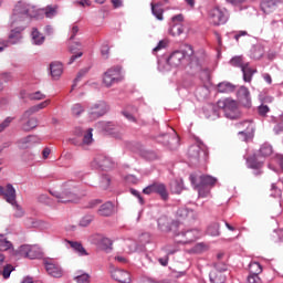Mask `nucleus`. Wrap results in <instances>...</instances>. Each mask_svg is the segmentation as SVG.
<instances>
[{"label":"nucleus","instance_id":"f257e3e1","mask_svg":"<svg viewBox=\"0 0 283 283\" xmlns=\"http://www.w3.org/2000/svg\"><path fill=\"white\" fill-rule=\"evenodd\" d=\"M36 17V9L27 2H18L13 9V13L10 19V25L12 28L9 34V43L15 45L23 36L21 32L28 28L30 19Z\"/></svg>","mask_w":283,"mask_h":283},{"label":"nucleus","instance_id":"f03ea898","mask_svg":"<svg viewBox=\"0 0 283 283\" xmlns=\"http://www.w3.org/2000/svg\"><path fill=\"white\" fill-rule=\"evenodd\" d=\"M186 59L190 60L191 65H202V61H205L203 53H196L193 54V48L186 46L185 51H175L170 54L167 59L168 65L171 67H178L182 65Z\"/></svg>","mask_w":283,"mask_h":283},{"label":"nucleus","instance_id":"7ed1b4c3","mask_svg":"<svg viewBox=\"0 0 283 283\" xmlns=\"http://www.w3.org/2000/svg\"><path fill=\"white\" fill-rule=\"evenodd\" d=\"M51 196L56 198L57 202H76L78 200V192H76V188L71 184H64L61 190H50Z\"/></svg>","mask_w":283,"mask_h":283},{"label":"nucleus","instance_id":"20e7f679","mask_svg":"<svg viewBox=\"0 0 283 283\" xmlns=\"http://www.w3.org/2000/svg\"><path fill=\"white\" fill-rule=\"evenodd\" d=\"M217 107L222 109L226 118H230V120H238L242 116L240 112V107L238 106V102L231 98L219 99L217 102Z\"/></svg>","mask_w":283,"mask_h":283},{"label":"nucleus","instance_id":"39448f33","mask_svg":"<svg viewBox=\"0 0 283 283\" xmlns=\"http://www.w3.org/2000/svg\"><path fill=\"white\" fill-rule=\"evenodd\" d=\"M188 156L191 163H205L209 156V151L207 150V146L202 143L195 144L190 146L188 150Z\"/></svg>","mask_w":283,"mask_h":283},{"label":"nucleus","instance_id":"423d86ee","mask_svg":"<svg viewBox=\"0 0 283 283\" xmlns=\"http://www.w3.org/2000/svg\"><path fill=\"white\" fill-rule=\"evenodd\" d=\"M120 66H115L105 72L103 83L105 87H112L115 83H120Z\"/></svg>","mask_w":283,"mask_h":283},{"label":"nucleus","instance_id":"0eeeda50","mask_svg":"<svg viewBox=\"0 0 283 283\" xmlns=\"http://www.w3.org/2000/svg\"><path fill=\"white\" fill-rule=\"evenodd\" d=\"M108 111L109 106H107V103L104 101L97 102L90 107L88 118L90 120H96L97 118H101V116H105Z\"/></svg>","mask_w":283,"mask_h":283},{"label":"nucleus","instance_id":"6e6552de","mask_svg":"<svg viewBox=\"0 0 283 283\" xmlns=\"http://www.w3.org/2000/svg\"><path fill=\"white\" fill-rule=\"evenodd\" d=\"M92 167H95V169H103L104 171H107L108 169H114V167H116V163H114V159H112L111 157H107L105 155H98L93 160Z\"/></svg>","mask_w":283,"mask_h":283},{"label":"nucleus","instance_id":"1a4fd4ad","mask_svg":"<svg viewBox=\"0 0 283 283\" xmlns=\"http://www.w3.org/2000/svg\"><path fill=\"white\" fill-rule=\"evenodd\" d=\"M143 193L146 196H149L151 193H158L163 200H168L169 192H167V187L164 186V184H151L148 187L143 189Z\"/></svg>","mask_w":283,"mask_h":283},{"label":"nucleus","instance_id":"9d476101","mask_svg":"<svg viewBox=\"0 0 283 283\" xmlns=\"http://www.w3.org/2000/svg\"><path fill=\"white\" fill-rule=\"evenodd\" d=\"M209 21L212 25H224V23L228 21L227 11L220 8L210 10Z\"/></svg>","mask_w":283,"mask_h":283},{"label":"nucleus","instance_id":"9b49d317","mask_svg":"<svg viewBox=\"0 0 283 283\" xmlns=\"http://www.w3.org/2000/svg\"><path fill=\"white\" fill-rule=\"evenodd\" d=\"M21 253L29 258V260H36L43 255V252L39 245H22Z\"/></svg>","mask_w":283,"mask_h":283},{"label":"nucleus","instance_id":"f8f14e48","mask_svg":"<svg viewBox=\"0 0 283 283\" xmlns=\"http://www.w3.org/2000/svg\"><path fill=\"white\" fill-rule=\"evenodd\" d=\"M177 240L180 244H189V242H193V240H198L200 238V230L193 229V230H187L186 232H181L177 234V238H180Z\"/></svg>","mask_w":283,"mask_h":283},{"label":"nucleus","instance_id":"ddd939ff","mask_svg":"<svg viewBox=\"0 0 283 283\" xmlns=\"http://www.w3.org/2000/svg\"><path fill=\"white\" fill-rule=\"evenodd\" d=\"M237 98L243 107H251V92L247 86H240L237 92Z\"/></svg>","mask_w":283,"mask_h":283},{"label":"nucleus","instance_id":"4468645a","mask_svg":"<svg viewBox=\"0 0 283 283\" xmlns=\"http://www.w3.org/2000/svg\"><path fill=\"white\" fill-rule=\"evenodd\" d=\"M0 196H4V200H7L9 205H15L17 190L12 185H7L6 189L0 186Z\"/></svg>","mask_w":283,"mask_h":283},{"label":"nucleus","instance_id":"2eb2a0df","mask_svg":"<svg viewBox=\"0 0 283 283\" xmlns=\"http://www.w3.org/2000/svg\"><path fill=\"white\" fill-rule=\"evenodd\" d=\"M113 280L119 283H132V274L125 270H113L111 272Z\"/></svg>","mask_w":283,"mask_h":283},{"label":"nucleus","instance_id":"dca6fc26","mask_svg":"<svg viewBox=\"0 0 283 283\" xmlns=\"http://www.w3.org/2000/svg\"><path fill=\"white\" fill-rule=\"evenodd\" d=\"M50 103H51L50 99H45L44 102H42L40 104L31 106L29 109H27L23 113V118H30V116H32L33 114L41 112V109H45V107H48V105H50Z\"/></svg>","mask_w":283,"mask_h":283},{"label":"nucleus","instance_id":"f3484780","mask_svg":"<svg viewBox=\"0 0 283 283\" xmlns=\"http://www.w3.org/2000/svg\"><path fill=\"white\" fill-rule=\"evenodd\" d=\"M45 269H46V272L49 273V275H51L52 277H62L63 276V269H61V266L56 263H52V262L48 261L45 263Z\"/></svg>","mask_w":283,"mask_h":283},{"label":"nucleus","instance_id":"a211bd4d","mask_svg":"<svg viewBox=\"0 0 283 283\" xmlns=\"http://www.w3.org/2000/svg\"><path fill=\"white\" fill-rule=\"evenodd\" d=\"M4 262H6V256L2 253H0V275H2L4 280H8L12 271H14V266H12V264L3 265Z\"/></svg>","mask_w":283,"mask_h":283},{"label":"nucleus","instance_id":"6ab92c4d","mask_svg":"<svg viewBox=\"0 0 283 283\" xmlns=\"http://www.w3.org/2000/svg\"><path fill=\"white\" fill-rule=\"evenodd\" d=\"M279 3H282V0H262L261 10L264 14H271Z\"/></svg>","mask_w":283,"mask_h":283},{"label":"nucleus","instance_id":"aec40b11","mask_svg":"<svg viewBox=\"0 0 283 283\" xmlns=\"http://www.w3.org/2000/svg\"><path fill=\"white\" fill-rule=\"evenodd\" d=\"M81 48H82V45L78 42H75L70 45V52L73 55L69 60V65H72V63H74V61H76V59H81V56H83V51H81Z\"/></svg>","mask_w":283,"mask_h":283},{"label":"nucleus","instance_id":"412c9836","mask_svg":"<svg viewBox=\"0 0 283 283\" xmlns=\"http://www.w3.org/2000/svg\"><path fill=\"white\" fill-rule=\"evenodd\" d=\"M22 120H25L22 124V129L24 132H32V129H36V127H39V119L36 117H28V118H23L22 115Z\"/></svg>","mask_w":283,"mask_h":283},{"label":"nucleus","instance_id":"4be33fe9","mask_svg":"<svg viewBox=\"0 0 283 283\" xmlns=\"http://www.w3.org/2000/svg\"><path fill=\"white\" fill-rule=\"evenodd\" d=\"M31 42L33 45H43V43H45V36L39 29L33 28L31 32Z\"/></svg>","mask_w":283,"mask_h":283},{"label":"nucleus","instance_id":"5701e85b","mask_svg":"<svg viewBox=\"0 0 283 283\" xmlns=\"http://www.w3.org/2000/svg\"><path fill=\"white\" fill-rule=\"evenodd\" d=\"M199 186L201 187H216V182H218V179L216 177L209 176V175H201L199 177Z\"/></svg>","mask_w":283,"mask_h":283},{"label":"nucleus","instance_id":"b1692460","mask_svg":"<svg viewBox=\"0 0 283 283\" xmlns=\"http://www.w3.org/2000/svg\"><path fill=\"white\" fill-rule=\"evenodd\" d=\"M190 181L192 182V185H195V187L199 193V198H207L209 196V193H211V190L208 187L200 186L199 184H196V176L191 175Z\"/></svg>","mask_w":283,"mask_h":283},{"label":"nucleus","instance_id":"393cba45","mask_svg":"<svg viewBox=\"0 0 283 283\" xmlns=\"http://www.w3.org/2000/svg\"><path fill=\"white\" fill-rule=\"evenodd\" d=\"M50 70L52 78L56 81L61 78V74H63V64H61V62H53L50 65Z\"/></svg>","mask_w":283,"mask_h":283},{"label":"nucleus","instance_id":"a878e982","mask_svg":"<svg viewBox=\"0 0 283 283\" xmlns=\"http://www.w3.org/2000/svg\"><path fill=\"white\" fill-rule=\"evenodd\" d=\"M258 158H262L259 155H253L247 159V165L250 169H262L264 163Z\"/></svg>","mask_w":283,"mask_h":283},{"label":"nucleus","instance_id":"bb28decb","mask_svg":"<svg viewBox=\"0 0 283 283\" xmlns=\"http://www.w3.org/2000/svg\"><path fill=\"white\" fill-rule=\"evenodd\" d=\"M241 71L243 74V81L245 83H251V81L253 80V74L258 73V70L251 69V66H249V62L245 63V66H243Z\"/></svg>","mask_w":283,"mask_h":283},{"label":"nucleus","instance_id":"cd10ccee","mask_svg":"<svg viewBox=\"0 0 283 283\" xmlns=\"http://www.w3.org/2000/svg\"><path fill=\"white\" fill-rule=\"evenodd\" d=\"M97 213H98V216H103V217L112 216V213H114V203L108 201V202L102 205L99 207V209L97 210Z\"/></svg>","mask_w":283,"mask_h":283},{"label":"nucleus","instance_id":"c85d7f7f","mask_svg":"<svg viewBox=\"0 0 283 283\" xmlns=\"http://www.w3.org/2000/svg\"><path fill=\"white\" fill-rule=\"evenodd\" d=\"M177 218H180L181 220H186V218L193 220V218H196V212L189 210V208H179L177 210Z\"/></svg>","mask_w":283,"mask_h":283},{"label":"nucleus","instance_id":"c756f323","mask_svg":"<svg viewBox=\"0 0 283 283\" xmlns=\"http://www.w3.org/2000/svg\"><path fill=\"white\" fill-rule=\"evenodd\" d=\"M261 158H269V156H273V146L269 143H264L261 145L258 154Z\"/></svg>","mask_w":283,"mask_h":283},{"label":"nucleus","instance_id":"7c9ffc66","mask_svg":"<svg viewBox=\"0 0 283 283\" xmlns=\"http://www.w3.org/2000/svg\"><path fill=\"white\" fill-rule=\"evenodd\" d=\"M150 8H151V12H153L154 17H156V19L158 21H163V19H164L163 14H165V10L163 9V4L151 2Z\"/></svg>","mask_w":283,"mask_h":283},{"label":"nucleus","instance_id":"2f4dec72","mask_svg":"<svg viewBox=\"0 0 283 283\" xmlns=\"http://www.w3.org/2000/svg\"><path fill=\"white\" fill-rule=\"evenodd\" d=\"M218 92L220 94H231V92H235V85L230 82H221L218 84Z\"/></svg>","mask_w":283,"mask_h":283},{"label":"nucleus","instance_id":"473e14b6","mask_svg":"<svg viewBox=\"0 0 283 283\" xmlns=\"http://www.w3.org/2000/svg\"><path fill=\"white\" fill-rule=\"evenodd\" d=\"M210 277V282L211 283H224V281L227 280L223 275L222 272L218 271V270H212L209 274Z\"/></svg>","mask_w":283,"mask_h":283},{"label":"nucleus","instance_id":"72a5a7b5","mask_svg":"<svg viewBox=\"0 0 283 283\" xmlns=\"http://www.w3.org/2000/svg\"><path fill=\"white\" fill-rule=\"evenodd\" d=\"M67 244H70L71 249H73V251H75V253H77L78 255H87V251L80 242L67 241Z\"/></svg>","mask_w":283,"mask_h":283},{"label":"nucleus","instance_id":"f704fd0d","mask_svg":"<svg viewBox=\"0 0 283 283\" xmlns=\"http://www.w3.org/2000/svg\"><path fill=\"white\" fill-rule=\"evenodd\" d=\"M230 65H232V67H240V70H243L247 66V62H244V57L242 55H237L230 60Z\"/></svg>","mask_w":283,"mask_h":283},{"label":"nucleus","instance_id":"c9c22d12","mask_svg":"<svg viewBox=\"0 0 283 283\" xmlns=\"http://www.w3.org/2000/svg\"><path fill=\"white\" fill-rule=\"evenodd\" d=\"M182 32H185V29L182 28V23H171L170 24L169 33L172 36H180V34H182Z\"/></svg>","mask_w":283,"mask_h":283},{"label":"nucleus","instance_id":"e433bc0d","mask_svg":"<svg viewBox=\"0 0 283 283\" xmlns=\"http://www.w3.org/2000/svg\"><path fill=\"white\" fill-rule=\"evenodd\" d=\"M207 233L212 238H218V235H220V223L218 222L211 223L207 229Z\"/></svg>","mask_w":283,"mask_h":283},{"label":"nucleus","instance_id":"4c0bfd02","mask_svg":"<svg viewBox=\"0 0 283 283\" xmlns=\"http://www.w3.org/2000/svg\"><path fill=\"white\" fill-rule=\"evenodd\" d=\"M250 274L252 275H260L262 273V265L259 262L252 261L249 264Z\"/></svg>","mask_w":283,"mask_h":283},{"label":"nucleus","instance_id":"58836bf2","mask_svg":"<svg viewBox=\"0 0 283 283\" xmlns=\"http://www.w3.org/2000/svg\"><path fill=\"white\" fill-rule=\"evenodd\" d=\"M251 56H252V59H255L256 61L262 59V56H264V48L253 46L251 50Z\"/></svg>","mask_w":283,"mask_h":283},{"label":"nucleus","instance_id":"ea45409f","mask_svg":"<svg viewBox=\"0 0 283 283\" xmlns=\"http://www.w3.org/2000/svg\"><path fill=\"white\" fill-rule=\"evenodd\" d=\"M12 242L8 241L3 234H0V251H10Z\"/></svg>","mask_w":283,"mask_h":283},{"label":"nucleus","instance_id":"a19ab883","mask_svg":"<svg viewBox=\"0 0 283 283\" xmlns=\"http://www.w3.org/2000/svg\"><path fill=\"white\" fill-rule=\"evenodd\" d=\"M98 245L103 251H107V249H112V239L102 237L98 241Z\"/></svg>","mask_w":283,"mask_h":283},{"label":"nucleus","instance_id":"79ce46f5","mask_svg":"<svg viewBox=\"0 0 283 283\" xmlns=\"http://www.w3.org/2000/svg\"><path fill=\"white\" fill-rule=\"evenodd\" d=\"M171 187L175 193H180L182 189H185V182L182 181V179H177L172 182Z\"/></svg>","mask_w":283,"mask_h":283},{"label":"nucleus","instance_id":"37998d69","mask_svg":"<svg viewBox=\"0 0 283 283\" xmlns=\"http://www.w3.org/2000/svg\"><path fill=\"white\" fill-rule=\"evenodd\" d=\"M56 10H59L57 6H48L45 8L44 14L48 19H52L53 17H56Z\"/></svg>","mask_w":283,"mask_h":283},{"label":"nucleus","instance_id":"c03bdc74","mask_svg":"<svg viewBox=\"0 0 283 283\" xmlns=\"http://www.w3.org/2000/svg\"><path fill=\"white\" fill-rule=\"evenodd\" d=\"M72 115L73 116H81L83 112H85V106H82L81 104H74L71 108Z\"/></svg>","mask_w":283,"mask_h":283},{"label":"nucleus","instance_id":"a18cd8bd","mask_svg":"<svg viewBox=\"0 0 283 283\" xmlns=\"http://www.w3.org/2000/svg\"><path fill=\"white\" fill-rule=\"evenodd\" d=\"M45 97H46L45 94H43L40 91L29 94L30 101H43L45 99Z\"/></svg>","mask_w":283,"mask_h":283},{"label":"nucleus","instance_id":"49530a36","mask_svg":"<svg viewBox=\"0 0 283 283\" xmlns=\"http://www.w3.org/2000/svg\"><path fill=\"white\" fill-rule=\"evenodd\" d=\"M93 221L94 217L92 214H87L81 219L80 227H90V224H92Z\"/></svg>","mask_w":283,"mask_h":283},{"label":"nucleus","instance_id":"de8ad7c7","mask_svg":"<svg viewBox=\"0 0 283 283\" xmlns=\"http://www.w3.org/2000/svg\"><path fill=\"white\" fill-rule=\"evenodd\" d=\"M92 132L93 129L88 128L87 132L84 134L83 145H91L92 140H94Z\"/></svg>","mask_w":283,"mask_h":283},{"label":"nucleus","instance_id":"09e8293b","mask_svg":"<svg viewBox=\"0 0 283 283\" xmlns=\"http://www.w3.org/2000/svg\"><path fill=\"white\" fill-rule=\"evenodd\" d=\"M168 41L167 40H160L157 44V46H155L153 49V54H156V52H160V50H165V48H167L168 45Z\"/></svg>","mask_w":283,"mask_h":283},{"label":"nucleus","instance_id":"8fccbe9b","mask_svg":"<svg viewBox=\"0 0 283 283\" xmlns=\"http://www.w3.org/2000/svg\"><path fill=\"white\" fill-rule=\"evenodd\" d=\"M0 80H2L4 83H8V81H12V75H10V73H0ZM0 92H3V83L1 82Z\"/></svg>","mask_w":283,"mask_h":283},{"label":"nucleus","instance_id":"3c124183","mask_svg":"<svg viewBox=\"0 0 283 283\" xmlns=\"http://www.w3.org/2000/svg\"><path fill=\"white\" fill-rule=\"evenodd\" d=\"M111 182H112V178H109L108 175L102 176V179H101L102 189H107Z\"/></svg>","mask_w":283,"mask_h":283},{"label":"nucleus","instance_id":"603ef678","mask_svg":"<svg viewBox=\"0 0 283 283\" xmlns=\"http://www.w3.org/2000/svg\"><path fill=\"white\" fill-rule=\"evenodd\" d=\"M98 129H102L103 132H112V123H107V122H99L97 124Z\"/></svg>","mask_w":283,"mask_h":283},{"label":"nucleus","instance_id":"864d4df0","mask_svg":"<svg viewBox=\"0 0 283 283\" xmlns=\"http://www.w3.org/2000/svg\"><path fill=\"white\" fill-rule=\"evenodd\" d=\"M12 207H14L15 209V213H14L15 218H23V216H25V211H23V208H21V206H19L17 201H15V205H12Z\"/></svg>","mask_w":283,"mask_h":283},{"label":"nucleus","instance_id":"5fc2aeb1","mask_svg":"<svg viewBox=\"0 0 283 283\" xmlns=\"http://www.w3.org/2000/svg\"><path fill=\"white\" fill-rule=\"evenodd\" d=\"M75 281L77 283H90V274L84 273L81 275L75 276Z\"/></svg>","mask_w":283,"mask_h":283},{"label":"nucleus","instance_id":"6e6d98bb","mask_svg":"<svg viewBox=\"0 0 283 283\" xmlns=\"http://www.w3.org/2000/svg\"><path fill=\"white\" fill-rule=\"evenodd\" d=\"M39 202H41L42 205H52V200L50 199V197H48V195H40L38 197Z\"/></svg>","mask_w":283,"mask_h":283},{"label":"nucleus","instance_id":"4d7b16f0","mask_svg":"<svg viewBox=\"0 0 283 283\" xmlns=\"http://www.w3.org/2000/svg\"><path fill=\"white\" fill-rule=\"evenodd\" d=\"M86 72H87V69H84V70L78 72L76 78L74 80V84L72 86V90H74L76 87V83H78V81H81V78H83V76H85Z\"/></svg>","mask_w":283,"mask_h":283},{"label":"nucleus","instance_id":"13d9d810","mask_svg":"<svg viewBox=\"0 0 283 283\" xmlns=\"http://www.w3.org/2000/svg\"><path fill=\"white\" fill-rule=\"evenodd\" d=\"M10 123H12V117H7V118L0 124V133L3 132L6 128L10 127Z\"/></svg>","mask_w":283,"mask_h":283},{"label":"nucleus","instance_id":"bf43d9fd","mask_svg":"<svg viewBox=\"0 0 283 283\" xmlns=\"http://www.w3.org/2000/svg\"><path fill=\"white\" fill-rule=\"evenodd\" d=\"M18 145H19V147H21L23 149L27 147L25 145H32V142H31V139H28V136H27V137L20 139L18 142Z\"/></svg>","mask_w":283,"mask_h":283},{"label":"nucleus","instance_id":"052dcab7","mask_svg":"<svg viewBox=\"0 0 283 283\" xmlns=\"http://www.w3.org/2000/svg\"><path fill=\"white\" fill-rule=\"evenodd\" d=\"M248 283H260V274H249Z\"/></svg>","mask_w":283,"mask_h":283},{"label":"nucleus","instance_id":"680f3d73","mask_svg":"<svg viewBox=\"0 0 283 283\" xmlns=\"http://www.w3.org/2000/svg\"><path fill=\"white\" fill-rule=\"evenodd\" d=\"M123 116H125V118L127 120H129L130 123H136V117L134 115H132V113H129V111H124Z\"/></svg>","mask_w":283,"mask_h":283},{"label":"nucleus","instance_id":"e2e57ef3","mask_svg":"<svg viewBox=\"0 0 283 283\" xmlns=\"http://www.w3.org/2000/svg\"><path fill=\"white\" fill-rule=\"evenodd\" d=\"M227 3H230L231 6H234V8H238L239 6H242L247 0H226Z\"/></svg>","mask_w":283,"mask_h":283},{"label":"nucleus","instance_id":"0e129e2a","mask_svg":"<svg viewBox=\"0 0 283 283\" xmlns=\"http://www.w3.org/2000/svg\"><path fill=\"white\" fill-rule=\"evenodd\" d=\"M259 114L261 116H266V114H269V106L266 105L259 106Z\"/></svg>","mask_w":283,"mask_h":283},{"label":"nucleus","instance_id":"69168bd1","mask_svg":"<svg viewBox=\"0 0 283 283\" xmlns=\"http://www.w3.org/2000/svg\"><path fill=\"white\" fill-rule=\"evenodd\" d=\"M184 20H185V17H182V14H177V15L172 17L171 23H182Z\"/></svg>","mask_w":283,"mask_h":283},{"label":"nucleus","instance_id":"338daca9","mask_svg":"<svg viewBox=\"0 0 283 283\" xmlns=\"http://www.w3.org/2000/svg\"><path fill=\"white\" fill-rule=\"evenodd\" d=\"M133 196H136V198H138L139 202L142 205H145V200L143 199V197L140 196V192H138V190H132Z\"/></svg>","mask_w":283,"mask_h":283},{"label":"nucleus","instance_id":"774afa93","mask_svg":"<svg viewBox=\"0 0 283 283\" xmlns=\"http://www.w3.org/2000/svg\"><path fill=\"white\" fill-rule=\"evenodd\" d=\"M283 132V124L282 123H279L274 126V133L275 134H282Z\"/></svg>","mask_w":283,"mask_h":283}]
</instances>
